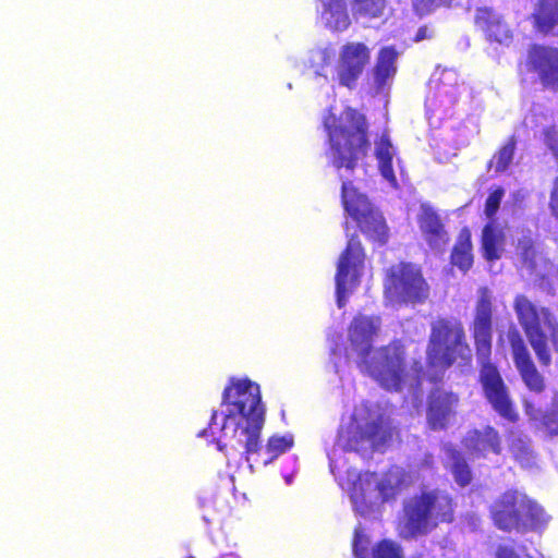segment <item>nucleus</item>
<instances>
[{
	"instance_id": "f257e3e1",
	"label": "nucleus",
	"mask_w": 558,
	"mask_h": 558,
	"mask_svg": "<svg viewBox=\"0 0 558 558\" xmlns=\"http://www.w3.org/2000/svg\"><path fill=\"white\" fill-rule=\"evenodd\" d=\"M221 405L226 408L225 420L238 418L233 435L218 449L229 458L238 454L250 461L251 454L260 449V433L265 423V407L260 387L248 378L231 377L226 385Z\"/></svg>"
},
{
	"instance_id": "f03ea898",
	"label": "nucleus",
	"mask_w": 558,
	"mask_h": 558,
	"mask_svg": "<svg viewBox=\"0 0 558 558\" xmlns=\"http://www.w3.org/2000/svg\"><path fill=\"white\" fill-rule=\"evenodd\" d=\"M380 326V317L357 314L353 317L348 339L360 357L359 366L388 391H400L408 383L407 349L400 339L380 347L369 359L373 339Z\"/></svg>"
},
{
	"instance_id": "7ed1b4c3",
	"label": "nucleus",
	"mask_w": 558,
	"mask_h": 558,
	"mask_svg": "<svg viewBox=\"0 0 558 558\" xmlns=\"http://www.w3.org/2000/svg\"><path fill=\"white\" fill-rule=\"evenodd\" d=\"M471 332L480 365V383L485 398L502 418L510 423H517L519 414L509 397L508 388L498 367L492 362L493 300L486 287L478 290Z\"/></svg>"
},
{
	"instance_id": "20e7f679",
	"label": "nucleus",
	"mask_w": 558,
	"mask_h": 558,
	"mask_svg": "<svg viewBox=\"0 0 558 558\" xmlns=\"http://www.w3.org/2000/svg\"><path fill=\"white\" fill-rule=\"evenodd\" d=\"M457 501L439 487H423L402 501L396 520L398 536L404 541L427 536L442 524L456 521Z\"/></svg>"
},
{
	"instance_id": "39448f33",
	"label": "nucleus",
	"mask_w": 558,
	"mask_h": 558,
	"mask_svg": "<svg viewBox=\"0 0 558 558\" xmlns=\"http://www.w3.org/2000/svg\"><path fill=\"white\" fill-rule=\"evenodd\" d=\"M327 133V156L332 167L354 171L369 150V124L366 116L352 107H345L338 116L324 120Z\"/></svg>"
},
{
	"instance_id": "423d86ee",
	"label": "nucleus",
	"mask_w": 558,
	"mask_h": 558,
	"mask_svg": "<svg viewBox=\"0 0 558 558\" xmlns=\"http://www.w3.org/2000/svg\"><path fill=\"white\" fill-rule=\"evenodd\" d=\"M471 363L472 352L462 322L454 317H439L433 322L426 348V364L435 374L428 376V380L436 384L452 365L470 366Z\"/></svg>"
},
{
	"instance_id": "0eeeda50",
	"label": "nucleus",
	"mask_w": 558,
	"mask_h": 558,
	"mask_svg": "<svg viewBox=\"0 0 558 558\" xmlns=\"http://www.w3.org/2000/svg\"><path fill=\"white\" fill-rule=\"evenodd\" d=\"M489 517L498 530L507 533L536 531L547 522L536 500L515 488L505 490L493 501Z\"/></svg>"
},
{
	"instance_id": "6e6552de",
	"label": "nucleus",
	"mask_w": 558,
	"mask_h": 558,
	"mask_svg": "<svg viewBox=\"0 0 558 558\" xmlns=\"http://www.w3.org/2000/svg\"><path fill=\"white\" fill-rule=\"evenodd\" d=\"M341 203L348 215L356 222L360 231L374 243L385 245L389 229L381 213L373 207L368 198L359 193L352 182L344 181L341 186Z\"/></svg>"
},
{
	"instance_id": "1a4fd4ad",
	"label": "nucleus",
	"mask_w": 558,
	"mask_h": 558,
	"mask_svg": "<svg viewBox=\"0 0 558 558\" xmlns=\"http://www.w3.org/2000/svg\"><path fill=\"white\" fill-rule=\"evenodd\" d=\"M513 308L541 366L548 367L551 364V353L542 320L551 326V312L547 307L538 308L523 294L514 298Z\"/></svg>"
},
{
	"instance_id": "9d476101",
	"label": "nucleus",
	"mask_w": 558,
	"mask_h": 558,
	"mask_svg": "<svg viewBox=\"0 0 558 558\" xmlns=\"http://www.w3.org/2000/svg\"><path fill=\"white\" fill-rule=\"evenodd\" d=\"M384 292L391 301L416 304L428 299L429 286L418 267L401 262L387 270Z\"/></svg>"
},
{
	"instance_id": "9b49d317",
	"label": "nucleus",
	"mask_w": 558,
	"mask_h": 558,
	"mask_svg": "<svg viewBox=\"0 0 558 558\" xmlns=\"http://www.w3.org/2000/svg\"><path fill=\"white\" fill-rule=\"evenodd\" d=\"M392 436L390 425L381 415L360 425L350 422L338 429L336 446L344 452H363L367 448L373 450L386 444Z\"/></svg>"
},
{
	"instance_id": "f8f14e48",
	"label": "nucleus",
	"mask_w": 558,
	"mask_h": 558,
	"mask_svg": "<svg viewBox=\"0 0 558 558\" xmlns=\"http://www.w3.org/2000/svg\"><path fill=\"white\" fill-rule=\"evenodd\" d=\"M364 262L365 252L361 240L357 234H352L337 263L335 281L337 304L339 307L345 305L348 292L360 284Z\"/></svg>"
},
{
	"instance_id": "ddd939ff",
	"label": "nucleus",
	"mask_w": 558,
	"mask_h": 558,
	"mask_svg": "<svg viewBox=\"0 0 558 558\" xmlns=\"http://www.w3.org/2000/svg\"><path fill=\"white\" fill-rule=\"evenodd\" d=\"M525 72L535 74L544 90L558 93V48L534 44L527 49L523 63Z\"/></svg>"
},
{
	"instance_id": "4468645a",
	"label": "nucleus",
	"mask_w": 558,
	"mask_h": 558,
	"mask_svg": "<svg viewBox=\"0 0 558 558\" xmlns=\"http://www.w3.org/2000/svg\"><path fill=\"white\" fill-rule=\"evenodd\" d=\"M507 339L513 364L526 389L535 395L545 392L547 385L544 375L537 369L527 344L515 327L509 328Z\"/></svg>"
},
{
	"instance_id": "2eb2a0df",
	"label": "nucleus",
	"mask_w": 558,
	"mask_h": 558,
	"mask_svg": "<svg viewBox=\"0 0 558 558\" xmlns=\"http://www.w3.org/2000/svg\"><path fill=\"white\" fill-rule=\"evenodd\" d=\"M371 49L364 43H347L339 50L336 63L338 83L354 89L371 63Z\"/></svg>"
},
{
	"instance_id": "dca6fc26",
	"label": "nucleus",
	"mask_w": 558,
	"mask_h": 558,
	"mask_svg": "<svg viewBox=\"0 0 558 558\" xmlns=\"http://www.w3.org/2000/svg\"><path fill=\"white\" fill-rule=\"evenodd\" d=\"M459 395L440 387L433 388L426 400V423L432 430H445L457 415Z\"/></svg>"
},
{
	"instance_id": "f3484780",
	"label": "nucleus",
	"mask_w": 558,
	"mask_h": 558,
	"mask_svg": "<svg viewBox=\"0 0 558 558\" xmlns=\"http://www.w3.org/2000/svg\"><path fill=\"white\" fill-rule=\"evenodd\" d=\"M462 444L469 453L477 459H485L489 453L500 456L504 450L502 436L492 425L470 429Z\"/></svg>"
},
{
	"instance_id": "a211bd4d",
	"label": "nucleus",
	"mask_w": 558,
	"mask_h": 558,
	"mask_svg": "<svg viewBox=\"0 0 558 558\" xmlns=\"http://www.w3.org/2000/svg\"><path fill=\"white\" fill-rule=\"evenodd\" d=\"M452 0H413V4L421 14L434 8L448 5ZM386 8L385 0H352L354 16L362 24H368L373 20L381 17Z\"/></svg>"
},
{
	"instance_id": "6ab92c4d",
	"label": "nucleus",
	"mask_w": 558,
	"mask_h": 558,
	"mask_svg": "<svg viewBox=\"0 0 558 558\" xmlns=\"http://www.w3.org/2000/svg\"><path fill=\"white\" fill-rule=\"evenodd\" d=\"M413 484L412 474L399 466L390 468L376 483L383 504L395 502L398 497Z\"/></svg>"
},
{
	"instance_id": "aec40b11",
	"label": "nucleus",
	"mask_w": 558,
	"mask_h": 558,
	"mask_svg": "<svg viewBox=\"0 0 558 558\" xmlns=\"http://www.w3.org/2000/svg\"><path fill=\"white\" fill-rule=\"evenodd\" d=\"M418 227L430 250L439 253L446 250L450 238L436 211L424 210L418 218Z\"/></svg>"
},
{
	"instance_id": "412c9836",
	"label": "nucleus",
	"mask_w": 558,
	"mask_h": 558,
	"mask_svg": "<svg viewBox=\"0 0 558 558\" xmlns=\"http://www.w3.org/2000/svg\"><path fill=\"white\" fill-rule=\"evenodd\" d=\"M320 23L329 32H344L351 24L345 0H318Z\"/></svg>"
},
{
	"instance_id": "4be33fe9",
	"label": "nucleus",
	"mask_w": 558,
	"mask_h": 558,
	"mask_svg": "<svg viewBox=\"0 0 558 558\" xmlns=\"http://www.w3.org/2000/svg\"><path fill=\"white\" fill-rule=\"evenodd\" d=\"M399 52L392 46L383 47L377 54L373 68V81L377 90L384 89L397 73V59Z\"/></svg>"
},
{
	"instance_id": "5701e85b",
	"label": "nucleus",
	"mask_w": 558,
	"mask_h": 558,
	"mask_svg": "<svg viewBox=\"0 0 558 558\" xmlns=\"http://www.w3.org/2000/svg\"><path fill=\"white\" fill-rule=\"evenodd\" d=\"M374 155L378 162V170L389 183L396 184L397 178L393 170V157L396 149L387 131H384L374 142Z\"/></svg>"
},
{
	"instance_id": "b1692460",
	"label": "nucleus",
	"mask_w": 558,
	"mask_h": 558,
	"mask_svg": "<svg viewBox=\"0 0 558 558\" xmlns=\"http://www.w3.org/2000/svg\"><path fill=\"white\" fill-rule=\"evenodd\" d=\"M374 478L375 473H366L364 475H359L352 484L350 499L353 504L354 511L361 515L368 513L372 509V504L368 499V492L372 490Z\"/></svg>"
},
{
	"instance_id": "393cba45",
	"label": "nucleus",
	"mask_w": 558,
	"mask_h": 558,
	"mask_svg": "<svg viewBox=\"0 0 558 558\" xmlns=\"http://www.w3.org/2000/svg\"><path fill=\"white\" fill-rule=\"evenodd\" d=\"M508 450L512 459L523 469H531L536 465L537 454L533 449L532 441L523 435H515L509 438Z\"/></svg>"
},
{
	"instance_id": "a878e982",
	"label": "nucleus",
	"mask_w": 558,
	"mask_h": 558,
	"mask_svg": "<svg viewBox=\"0 0 558 558\" xmlns=\"http://www.w3.org/2000/svg\"><path fill=\"white\" fill-rule=\"evenodd\" d=\"M474 24L477 32L487 35H500L509 32L501 15L489 7H481L475 11Z\"/></svg>"
},
{
	"instance_id": "bb28decb",
	"label": "nucleus",
	"mask_w": 558,
	"mask_h": 558,
	"mask_svg": "<svg viewBox=\"0 0 558 558\" xmlns=\"http://www.w3.org/2000/svg\"><path fill=\"white\" fill-rule=\"evenodd\" d=\"M450 263L458 267L462 272H466L473 265L471 233L468 229H462L458 240L452 247Z\"/></svg>"
},
{
	"instance_id": "cd10ccee",
	"label": "nucleus",
	"mask_w": 558,
	"mask_h": 558,
	"mask_svg": "<svg viewBox=\"0 0 558 558\" xmlns=\"http://www.w3.org/2000/svg\"><path fill=\"white\" fill-rule=\"evenodd\" d=\"M515 147L517 138L514 135H511L487 161L486 170L493 171L496 175L506 172L513 161Z\"/></svg>"
},
{
	"instance_id": "c85d7f7f",
	"label": "nucleus",
	"mask_w": 558,
	"mask_h": 558,
	"mask_svg": "<svg viewBox=\"0 0 558 558\" xmlns=\"http://www.w3.org/2000/svg\"><path fill=\"white\" fill-rule=\"evenodd\" d=\"M293 444L294 440L291 435H274L268 438L264 449L260 447L259 451L254 452V454H257V457L260 458V460L256 461L267 465L279 456L290 450ZM251 456H253V453Z\"/></svg>"
},
{
	"instance_id": "c756f323",
	"label": "nucleus",
	"mask_w": 558,
	"mask_h": 558,
	"mask_svg": "<svg viewBox=\"0 0 558 558\" xmlns=\"http://www.w3.org/2000/svg\"><path fill=\"white\" fill-rule=\"evenodd\" d=\"M448 457L450 459V472L456 484L462 488L469 486L473 481V473L465 457L457 449H451Z\"/></svg>"
},
{
	"instance_id": "7c9ffc66",
	"label": "nucleus",
	"mask_w": 558,
	"mask_h": 558,
	"mask_svg": "<svg viewBox=\"0 0 558 558\" xmlns=\"http://www.w3.org/2000/svg\"><path fill=\"white\" fill-rule=\"evenodd\" d=\"M502 233L496 228L493 221L486 223L483 228L482 246L484 257L487 260H495L500 257L499 248L502 242Z\"/></svg>"
},
{
	"instance_id": "2f4dec72",
	"label": "nucleus",
	"mask_w": 558,
	"mask_h": 558,
	"mask_svg": "<svg viewBox=\"0 0 558 558\" xmlns=\"http://www.w3.org/2000/svg\"><path fill=\"white\" fill-rule=\"evenodd\" d=\"M535 21L538 31L544 33L558 23V0H542Z\"/></svg>"
},
{
	"instance_id": "473e14b6",
	"label": "nucleus",
	"mask_w": 558,
	"mask_h": 558,
	"mask_svg": "<svg viewBox=\"0 0 558 558\" xmlns=\"http://www.w3.org/2000/svg\"><path fill=\"white\" fill-rule=\"evenodd\" d=\"M372 558H403V550L397 542L383 538L372 546Z\"/></svg>"
},
{
	"instance_id": "72a5a7b5",
	"label": "nucleus",
	"mask_w": 558,
	"mask_h": 558,
	"mask_svg": "<svg viewBox=\"0 0 558 558\" xmlns=\"http://www.w3.org/2000/svg\"><path fill=\"white\" fill-rule=\"evenodd\" d=\"M352 553L354 558H372L371 541L362 529L354 530Z\"/></svg>"
},
{
	"instance_id": "f704fd0d",
	"label": "nucleus",
	"mask_w": 558,
	"mask_h": 558,
	"mask_svg": "<svg viewBox=\"0 0 558 558\" xmlns=\"http://www.w3.org/2000/svg\"><path fill=\"white\" fill-rule=\"evenodd\" d=\"M504 196L505 190L501 186H496L489 192L484 205V213L488 219L495 218Z\"/></svg>"
},
{
	"instance_id": "c9c22d12",
	"label": "nucleus",
	"mask_w": 558,
	"mask_h": 558,
	"mask_svg": "<svg viewBox=\"0 0 558 558\" xmlns=\"http://www.w3.org/2000/svg\"><path fill=\"white\" fill-rule=\"evenodd\" d=\"M542 425L550 436L558 435V402L542 416Z\"/></svg>"
},
{
	"instance_id": "e433bc0d",
	"label": "nucleus",
	"mask_w": 558,
	"mask_h": 558,
	"mask_svg": "<svg viewBox=\"0 0 558 558\" xmlns=\"http://www.w3.org/2000/svg\"><path fill=\"white\" fill-rule=\"evenodd\" d=\"M519 247L522 260L531 266H534L536 257L534 242L530 239L520 241Z\"/></svg>"
},
{
	"instance_id": "4c0bfd02",
	"label": "nucleus",
	"mask_w": 558,
	"mask_h": 558,
	"mask_svg": "<svg viewBox=\"0 0 558 558\" xmlns=\"http://www.w3.org/2000/svg\"><path fill=\"white\" fill-rule=\"evenodd\" d=\"M546 145L555 153H558V135L554 128L544 130Z\"/></svg>"
},
{
	"instance_id": "58836bf2",
	"label": "nucleus",
	"mask_w": 558,
	"mask_h": 558,
	"mask_svg": "<svg viewBox=\"0 0 558 558\" xmlns=\"http://www.w3.org/2000/svg\"><path fill=\"white\" fill-rule=\"evenodd\" d=\"M549 208L553 216L558 220V177L554 180L553 190L550 192Z\"/></svg>"
},
{
	"instance_id": "ea45409f",
	"label": "nucleus",
	"mask_w": 558,
	"mask_h": 558,
	"mask_svg": "<svg viewBox=\"0 0 558 558\" xmlns=\"http://www.w3.org/2000/svg\"><path fill=\"white\" fill-rule=\"evenodd\" d=\"M411 368L413 371V379L415 381V386H420L425 374L422 362L418 360L413 361Z\"/></svg>"
},
{
	"instance_id": "a19ab883",
	"label": "nucleus",
	"mask_w": 558,
	"mask_h": 558,
	"mask_svg": "<svg viewBox=\"0 0 558 558\" xmlns=\"http://www.w3.org/2000/svg\"><path fill=\"white\" fill-rule=\"evenodd\" d=\"M496 558H520L515 550L508 545H499L496 549Z\"/></svg>"
},
{
	"instance_id": "79ce46f5",
	"label": "nucleus",
	"mask_w": 558,
	"mask_h": 558,
	"mask_svg": "<svg viewBox=\"0 0 558 558\" xmlns=\"http://www.w3.org/2000/svg\"><path fill=\"white\" fill-rule=\"evenodd\" d=\"M550 338L554 349L558 353V329L551 331Z\"/></svg>"
},
{
	"instance_id": "37998d69",
	"label": "nucleus",
	"mask_w": 558,
	"mask_h": 558,
	"mask_svg": "<svg viewBox=\"0 0 558 558\" xmlns=\"http://www.w3.org/2000/svg\"><path fill=\"white\" fill-rule=\"evenodd\" d=\"M228 493L232 494L234 490V478L233 476H228L227 478Z\"/></svg>"
},
{
	"instance_id": "c03bdc74",
	"label": "nucleus",
	"mask_w": 558,
	"mask_h": 558,
	"mask_svg": "<svg viewBox=\"0 0 558 558\" xmlns=\"http://www.w3.org/2000/svg\"><path fill=\"white\" fill-rule=\"evenodd\" d=\"M217 416H218V412L216 410H213L209 425H211L216 422Z\"/></svg>"
},
{
	"instance_id": "a18cd8bd",
	"label": "nucleus",
	"mask_w": 558,
	"mask_h": 558,
	"mask_svg": "<svg viewBox=\"0 0 558 558\" xmlns=\"http://www.w3.org/2000/svg\"><path fill=\"white\" fill-rule=\"evenodd\" d=\"M524 409L526 414H531V410H533V405L530 402H524Z\"/></svg>"
},
{
	"instance_id": "49530a36",
	"label": "nucleus",
	"mask_w": 558,
	"mask_h": 558,
	"mask_svg": "<svg viewBox=\"0 0 558 558\" xmlns=\"http://www.w3.org/2000/svg\"><path fill=\"white\" fill-rule=\"evenodd\" d=\"M416 35L421 36V35H425V33L423 32V29H420Z\"/></svg>"
},
{
	"instance_id": "de8ad7c7",
	"label": "nucleus",
	"mask_w": 558,
	"mask_h": 558,
	"mask_svg": "<svg viewBox=\"0 0 558 558\" xmlns=\"http://www.w3.org/2000/svg\"><path fill=\"white\" fill-rule=\"evenodd\" d=\"M206 434H207V430H206V429H204V430H202L198 435H199V436H204V435H206Z\"/></svg>"
},
{
	"instance_id": "09e8293b",
	"label": "nucleus",
	"mask_w": 558,
	"mask_h": 558,
	"mask_svg": "<svg viewBox=\"0 0 558 558\" xmlns=\"http://www.w3.org/2000/svg\"><path fill=\"white\" fill-rule=\"evenodd\" d=\"M424 38H425V37L417 36V37H415V41H420V40H422V39H424Z\"/></svg>"
}]
</instances>
